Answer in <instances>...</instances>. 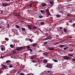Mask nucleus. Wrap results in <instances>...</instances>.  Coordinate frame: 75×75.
Here are the masks:
<instances>
[{
  "label": "nucleus",
  "mask_w": 75,
  "mask_h": 75,
  "mask_svg": "<svg viewBox=\"0 0 75 75\" xmlns=\"http://www.w3.org/2000/svg\"><path fill=\"white\" fill-rule=\"evenodd\" d=\"M52 65H54V64L48 63L47 64L46 67L48 68H52Z\"/></svg>",
  "instance_id": "1"
},
{
  "label": "nucleus",
  "mask_w": 75,
  "mask_h": 75,
  "mask_svg": "<svg viewBox=\"0 0 75 75\" xmlns=\"http://www.w3.org/2000/svg\"><path fill=\"white\" fill-rule=\"evenodd\" d=\"M62 57L64 59H65L66 60H69L71 59V58H70V57H68L67 55L62 56Z\"/></svg>",
  "instance_id": "2"
},
{
  "label": "nucleus",
  "mask_w": 75,
  "mask_h": 75,
  "mask_svg": "<svg viewBox=\"0 0 75 75\" xmlns=\"http://www.w3.org/2000/svg\"><path fill=\"white\" fill-rule=\"evenodd\" d=\"M52 38V36L50 35H49L48 36V37L44 39V40H51Z\"/></svg>",
  "instance_id": "3"
},
{
  "label": "nucleus",
  "mask_w": 75,
  "mask_h": 75,
  "mask_svg": "<svg viewBox=\"0 0 75 75\" xmlns=\"http://www.w3.org/2000/svg\"><path fill=\"white\" fill-rule=\"evenodd\" d=\"M41 5L42 7H43V9H44L45 8V6H47V4L45 3H42L41 4Z\"/></svg>",
  "instance_id": "4"
},
{
  "label": "nucleus",
  "mask_w": 75,
  "mask_h": 75,
  "mask_svg": "<svg viewBox=\"0 0 75 75\" xmlns=\"http://www.w3.org/2000/svg\"><path fill=\"white\" fill-rule=\"evenodd\" d=\"M45 12L46 13V14H47L48 16H50L51 15V14L50 13V11H49V10L48 9H46Z\"/></svg>",
  "instance_id": "5"
},
{
  "label": "nucleus",
  "mask_w": 75,
  "mask_h": 75,
  "mask_svg": "<svg viewBox=\"0 0 75 75\" xmlns=\"http://www.w3.org/2000/svg\"><path fill=\"white\" fill-rule=\"evenodd\" d=\"M2 67H3L4 68V69H8V66L7 65H5L4 64H3L2 66Z\"/></svg>",
  "instance_id": "6"
},
{
  "label": "nucleus",
  "mask_w": 75,
  "mask_h": 75,
  "mask_svg": "<svg viewBox=\"0 0 75 75\" xmlns=\"http://www.w3.org/2000/svg\"><path fill=\"white\" fill-rule=\"evenodd\" d=\"M2 5L3 6V7H6V6H9V4L8 3H2Z\"/></svg>",
  "instance_id": "7"
},
{
  "label": "nucleus",
  "mask_w": 75,
  "mask_h": 75,
  "mask_svg": "<svg viewBox=\"0 0 75 75\" xmlns=\"http://www.w3.org/2000/svg\"><path fill=\"white\" fill-rule=\"evenodd\" d=\"M16 48V50L17 51H21V50L22 49V48H23V47H17Z\"/></svg>",
  "instance_id": "8"
},
{
  "label": "nucleus",
  "mask_w": 75,
  "mask_h": 75,
  "mask_svg": "<svg viewBox=\"0 0 75 75\" xmlns=\"http://www.w3.org/2000/svg\"><path fill=\"white\" fill-rule=\"evenodd\" d=\"M32 45L33 46V47H35V48H36V47H38V45L37 43H33L32 44Z\"/></svg>",
  "instance_id": "9"
},
{
  "label": "nucleus",
  "mask_w": 75,
  "mask_h": 75,
  "mask_svg": "<svg viewBox=\"0 0 75 75\" xmlns=\"http://www.w3.org/2000/svg\"><path fill=\"white\" fill-rule=\"evenodd\" d=\"M28 27L30 30H34V29H32V26H31V25H28Z\"/></svg>",
  "instance_id": "10"
},
{
  "label": "nucleus",
  "mask_w": 75,
  "mask_h": 75,
  "mask_svg": "<svg viewBox=\"0 0 75 75\" xmlns=\"http://www.w3.org/2000/svg\"><path fill=\"white\" fill-rule=\"evenodd\" d=\"M43 54L45 56H47L49 54L47 52H46L45 53H43Z\"/></svg>",
  "instance_id": "11"
},
{
  "label": "nucleus",
  "mask_w": 75,
  "mask_h": 75,
  "mask_svg": "<svg viewBox=\"0 0 75 75\" xmlns=\"http://www.w3.org/2000/svg\"><path fill=\"white\" fill-rule=\"evenodd\" d=\"M43 62L45 64H47L48 62V60L46 59H44L43 60Z\"/></svg>",
  "instance_id": "12"
},
{
  "label": "nucleus",
  "mask_w": 75,
  "mask_h": 75,
  "mask_svg": "<svg viewBox=\"0 0 75 75\" xmlns=\"http://www.w3.org/2000/svg\"><path fill=\"white\" fill-rule=\"evenodd\" d=\"M33 29H34V30H37V27L35 26H33Z\"/></svg>",
  "instance_id": "13"
},
{
  "label": "nucleus",
  "mask_w": 75,
  "mask_h": 75,
  "mask_svg": "<svg viewBox=\"0 0 75 75\" xmlns=\"http://www.w3.org/2000/svg\"><path fill=\"white\" fill-rule=\"evenodd\" d=\"M64 46H65V45H59V47L60 48H62V47H64Z\"/></svg>",
  "instance_id": "14"
},
{
  "label": "nucleus",
  "mask_w": 75,
  "mask_h": 75,
  "mask_svg": "<svg viewBox=\"0 0 75 75\" xmlns=\"http://www.w3.org/2000/svg\"><path fill=\"white\" fill-rule=\"evenodd\" d=\"M54 1H50V3L51 5H52L53 4Z\"/></svg>",
  "instance_id": "15"
},
{
  "label": "nucleus",
  "mask_w": 75,
  "mask_h": 75,
  "mask_svg": "<svg viewBox=\"0 0 75 75\" xmlns=\"http://www.w3.org/2000/svg\"><path fill=\"white\" fill-rule=\"evenodd\" d=\"M40 24H41V25H44V22L41 21L40 22Z\"/></svg>",
  "instance_id": "16"
},
{
  "label": "nucleus",
  "mask_w": 75,
  "mask_h": 75,
  "mask_svg": "<svg viewBox=\"0 0 75 75\" xmlns=\"http://www.w3.org/2000/svg\"><path fill=\"white\" fill-rule=\"evenodd\" d=\"M40 11L41 13H42V14H43V13H45V11L44 10H40Z\"/></svg>",
  "instance_id": "17"
},
{
  "label": "nucleus",
  "mask_w": 75,
  "mask_h": 75,
  "mask_svg": "<svg viewBox=\"0 0 75 75\" xmlns=\"http://www.w3.org/2000/svg\"><path fill=\"white\" fill-rule=\"evenodd\" d=\"M64 31L65 33V34H67V29H64Z\"/></svg>",
  "instance_id": "18"
},
{
  "label": "nucleus",
  "mask_w": 75,
  "mask_h": 75,
  "mask_svg": "<svg viewBox=\"0 0 75 75\" xmlns=\"http://www.w3.org/2000/svg\"><path fill=\"white\" fill-rule=\"evenodd\" d=\"M29 41H30V42H33V40L30 38H29Z\"/></svg>",
  "instance_id": "19"
},
{
  "label": "nucleus",
  "mask_w": 75,
  "mask_h": 75,
  "mask_svg": "<svg viewBox=\"0 0 75 75\" xmlns=\"http://www.w3.org/2000/svg\"><path fill=\"white\" fill-rule=\"evenodd\" d=\"M21 28L22 31H25V28Z\"/></svg>",
  "instance_id": "20"
},
{
  "label": "nucleus",
  "mask_w": 75,
  "mask_h": 75,
  "mask_svg": "<svg viewBox=\"0 0 75 75\" xmlns=\"http://www.w3.org/2000/svg\"><path fill=\"white\" fill-rule=\"evenodd\" d=\"M16 28H20V26L18 25H16Z\"/></svg>",
  "instance_id": "21"
},
{
  "label": "nucleus",
  "mask_w": 75,
  "mask_h": 75,
  "mask_svg": "<svg viewBox=\"0 0 75 75\" xmlns=\"http://www.w3.org/2000/svg\"><path fill=\"white\" fill-rule=\"evenodd\" d=\"M56 16L57 18H59V17H60V15H57Z\"/></svg>",
  "instance_id": "22"
},
{
  "label": "nucleus",
  "mask_w": 75,
  "mask_h": 75,
  "mask_svg": "<svg viewBox=\"0 0 75 75\" xmlns=\"http://www.w3.org/2000/svg\"><path fill=\"white\" fill-rule=\"evenodd\" d=\"M10 47H11V48H13V47H14V46L13 45L11 44L10 45Z\"/></svg>",
  "instance_id": "23"
},
{
  "label": "nucleus",
  "mask_w": 75,
  "mask_h": 75,
  "mask_svg": "<svg viewBox=\"0 0 75 75\" xmlns=\"http://www.w3.org/2000/svg\"><path fill=\"white\" fill-rule=\"evenodd\" d=\"M53 61L55 62H58V61L57 60H55V59H53Z\"/></svg>",
  "instance_id": "24"
},
{
  "label": "nucleus",
  "mask_w": 75,
  "mask_h": 75,
  "mask_svg": "<svg viewBox=\"0 0 75 75\" xmlns=\"http://www.w3.org/2000/svg\"><path fill=\"white\" fill-rule=\"evenodd\" d=\"M39 18H42V17H43V16H39Z\"/></svg>",
  "instance_id": "25"
},
{
  "label": "nucleus",
  "mask_w": 75,
  "mask_h": 75,
  "mask_svg": "<svg viewBox=\"0 0 75 75\" xmlns=\"http://www.w3.org/2000/svg\"><path fill=\"white\" fill-rule=\"evenodd\" d=\"M47 42H45L44 43V45H46L47 44Z\"/></svg>",
  "instance_id": "26"
},
{
  "label": "nucleus",
  "mask_w": 75,
  "mask_h": 75,
  "mask_svg": "<svg viewBox=\"0 0 75 75\" xmlns=\"http://www.w3.org/2000/svg\"><path fill=\"white\" fill-rule=\"evenodd\" d=\"M68 56H69L70 57H73V55L72 54H68Z\"/></svg>",
  "instance_id": "27"
},
{
  "label": "nucleus",
  "mask_w": 75,
  "mask_h": 75,
  "mask_svg": "<svg viewBox=\"0 0 75 75\" xmlns=\"http://www.w3.org/2000/svg\"><path fill=\"white\" fill-rule=\"evenodd\" d=\"M26 48H27V50H28V49L30 48V46H26Z\"/></svg>",
  "instance_id": "28"
},
{
  "label": "nucleus",
  "mask_w": 75,
  "mask_h": 75,
  "mask_svg": "<svg viewBox=\"0 0 75 75\" xmlns=\"http://www.w3.org/2000/svg\"><path fill=\"white\" fill-rule=\"evenodd\" d=\"M15 16H19V15L18 13H15Z\"/></svg>",
  "instance_id": "29"
},
{
  "label": "nucleus",
  "mask_w": 75,
  "mask_h": 75,
  "mask_svg": "<svg viewBox=\"0 0 75 75\" xmlns=\"http://www.w3.org/2000/svg\"><path fill=\"white\" fill-rule=\"evenodd\" d=\"M5 39L6 40V41H8L9 39H8V38H5Z\"/></svg>",
  "instance_id": "30"
},
{
  "label": "nucleus",
  "mask_w": 75,
  "mask_h": 75,
  "mask_svg": "<svg viewBox=\"0 0 75 75\" xmlns=\"http://www.w3.org/2000/svg\"><path fill=\"white\" fill-rule=\"evenodd\" d=\"M9 67L10 68H13V65H10L9 66Z\"/></svg>",
  "instance_id": "31"
},
{
  "label": "nucleus",
  "mask_w": 75,
  "mask_h": 75,
  "mask_svg": "<svg viewBox=\"0 0 75 75\" xmlns=\"http://www.w3.org/2000/svg\"><path fill=\"white\" fill-rule=\"evenodd\" d=\"M67 48H68V47H64V50H66L67 49Z\"/></svg>",
  "instance_id": "32"
},
{
  "label": "nucleus",
  "mask_w": 75,
  "mask_h": 75,
  "mask_svg": "<svg viewBox=\"0 0 75 75\" xmlns=\"http://www.w3.org/2000/svg\"><path fill=\"white\" fill-rule=\"evenodd\" d=\"M45 35L46 36V37H48V34L47 33H46L45 34Z\"/></svg>",
  "instance_id": "33"
},
{
  "label": "nucleus",
  "mask_w": 75,
  "mask_h": 75,
  "mask_svg": "<svg viewBox=\"0 0 75 75\" xmlns=\"http://www.w3.org/2000/svg\"><path fill=\"white\" fill-rule=\"evenodd\" d=\"M10 62V60H7L6 61L7 63H8Z\"/></svg>",
  "instance_id": "34"
},
{
  "label": "nucleus",
  "mask_w": 75,
  "mask_h": 75,
  "mask_svg": "<svg viewBox=\"0 0 75 75\" xmlns=\"http://www.w3.org/2000/svg\"><path fill=\"white\" fill-rule=\"evenodd\" d=\"M1 50H2V51H4V48L3 47H1Z\"/></svg>",
  "instance_id": "35"
},
{
  "label": "nucleus",
  "mask_w": 75,
  "mask_h": 75,
  "mask_svg": "<svg viewBox=\"0 0 75 75\" xmlns=\"http://www.w3.org/2000/svg\"><path fill=\"white\" fill-rule=\"evenodd\" d=\"M34 57H30L31 59H34Z\"/></svg>",
  "instance_id": "36"
},
{
  "label": "nucleus",
  "mask_w": 75,
  "mask_h": 75,
  "mask_svg": "<svg viewBox=\"0 0 75 75\" xmlns=\"http://www.w3.org/2000/svg\"><path fill=\"white\" fill-rule=\"evenodd\" d=\"M12 53H16V51H12Z\"/></svg>",
  "instance_id": "37"
},
{
  "label": "nucleus",
  "mask_w": 75,
  "mask_h": 75,
  "mask_svg": "<svg viewBox=\"0 0 75 75\" xmlns=\"http://www.w3.org/2000/svg\"><path fill=\"white\" fill-rule=\"evenodd\" d=\"M20 75H24V73H22L20 74Z\"/></svg>",
  "instance_id": "38"
},
{
  "label": "nucleus",
  "mask_w": 75,
  "mask_h": 75,
  "mask_svg": "<svg viewBox=\"0 0 75 75\" xmlns=\"http://www.w3.org/2000/svg\"><path fill=\"white\" fill-rule=\"evenodd\" d=\"M7 27L8 28H9V27H10V25L9 24H8L7 25Z\"/></svg>",
  "instance_id": "39"
},
{
  "label": "nucleus",
  "mask_w": 75,
  "mask_h": 75,
  "mask_svg": "<svg viewBox=\"0 0 75 75\" xmlns=\"http://www.w3.org/2000/svg\"><path fill=\"white\" fill-rule=\"evenodd\" d=\"M32 6V4H30V7H31V6Z\"/></svg>",
  "instance_id": "40"
},
{
  "label": "nucleus",
  "mask_w": 75,
  "mask_h": 75,
  "mask_svg": "<svg viewBox=\"0 0 75 75\" xmlns=\"http://www.w3.org/2000/svg\"><path fill=\"white\" fill-rule=\"evenodd\" d=\"M54 48H50V50H54Z\"/></svg>",
  "instance_id": "41"
},
{
  "label": "nucleus",
  "mask_w": 75,
  "mask_h": 75,
  "mask_svg": "<svg viewBox=\"0 0 75 75\" xmlns=\"http://www.w3.org/2000/svg\"><path fill=\"white\" fill-rule=\"evenodd\" d=\"M69 22L70 23H72V21L70 20L69 21Z\"/></svg>",
  "instance_id": "42"
},
{
  "label": "nucleus",
  "mask_w": 75,
  "mask_h": 75,
  "mask_svg": "<svg viewBox=\"0 0 75 75\" xmlns=\"http://www.w3.org/2000/svg\"><path fill=\"white\" fill-rule=\"evenodd\" d=\"M72 61H75V58L73 59H72Z\"/></svg>",
  "instance_id": "43"
},
{
  "label": "nucleus",
  "mask_w": 75,
  "mask_h": 75,
  "mask_svg": "<svg viewBox=\"0 0 75 75\" xmlns=\"http://www.w3.org/2000/svg\"><path fill=\"white\" fill-rule=\"evenodd\" d=\"M34 3H35L34 2H33L31 3V4H34Z\"/></svg>",
  "instance_id": "44"
},
{
  "label": "nucleus",
  "mask_w": 75,
  "mask_h": 75,
  "mask_svg": "<svg viewBox=\"0 0 75 75\" xmlns=\"http://www.w3.org/2000/svg\"><path fill=\"white\" fill-rule=\"evenodd\" d=\"M69 38H72V37L71 36H69L68 37Z\"/></svg>",
  "instance_id": "45"
},
{
  "label": "nucleus",
  "mask_w": 75,
  "mask_h": 75,
  "mask_svg": "<svg viewBox=\"0 0 75 75\" xmlns=\"http://www.w3.org/2000/svg\"><path fill=\"white\" fill-rule=\"evenodd\" d=\"M30 51V52H32V51H33V50H32V49H31Z\"/></svg>",
  "instance_id": "46"
},
{
  "label": "nucleus",
  "mask_w": 75,
  "mask_h": 75,
  "mask_svg": "<svg viewBox=\"0 0 75 75\" xmlns=\"http://www.w3.org/2000/svg\"><path fill=\"white\" fill-rule=\"evenodd\" d=\"M32 62H33V63H34L35 62V60H33V61H32Z\"/></svg>",
  "instance_id": "47"
},
{
  "label": "nucleus",
  "mask_w": 75,
  "mask_h": 75,
  "mask_svg": "<svg viewBox=\"0 0 75 75\" xmlns=\"http://www.w3.org/2000/svg\"><path fill=\"white\" fill-rule=\"evenodd\" d=\"M73 26H74V27H75V23H74L73 24Z\"/></svg>",
  "instance_id": "48"
},
{
  "label": "nucleus",
  "mask_w": 75,
  "mask_h": 75,
  "mask_svg": "<svg viewBox=\"0 0 75 75\" xmlns=\"http://www.w3.org/2000/svg\"><path fill=\"white\" fill-rule=\"evenodd\" d=\"M2 13H3V11H1V14H2Z\"/></svg>",
  "instance_id": "49"
},
{
  "label": "nucleus",
  "mask_w": 75,
  "mask_h": 75,
  "mask_svg": "<svg viewBox=\"0 0 75 75\" xmlns=\"http://www.w3.org/2000/svg\"><path fill=\"white\" fill-rule=\"evenodd\" d=\"M62 28H63L62 27H61L59 28V29H62Z\"/></svg>",
  "instance_id": "50"
},
{
  "label": "nucleus",
  "mask_w": 75,
  "mask_h": 75,
  "mask_svg": "<svg viewBox=\"0 0 75 75\" xmlns=\"http://www.w3.org/2000/svg\"><path fill=\"white\" fill-rule=\"evenodd\" d=\"M55 44H56L57 45V44H58V42H56L55 43Z\"/></svg>",
  "instance_id": "51"
},
{
  "label": "nucleus",
  "mask_w": 75,
  "mask_h": 75,
  "mask_svg": "<svg viewBox=\"0 0 75 75\" xmlns=\"http://www.w3.org/2000/svg\"><path fill=\"white\" fill-rule=\"evenodd\" d=\"M31 49H27L28 50V51H30V50H31Z\"/></svg>",
  "instance_id": "52"
},
{
  "label": "nucleus",
  "mask_w": 75,
  "mask_h": 75,
  "mask_svg": "<svg viewBox=\"0 0 75 75\" xmlns=\"http://www.w3.org/2000/svg\"><path fill=\"white\" fill-rule=\"evenodd\" d=\"M59 12L60 13H63V12L62 11H59Z\"/></svg>",
  "instance_id": "53"
},
{
  "label": "nucleus",
  "mask_w": 75,
  "mask_h": 75,
  "mask_svg": "<svg viewBox=\"0 0 75 75\" xmlns=\"http://www.w3.org/2000/svg\"><path fill=\"white\" fill-rule=\"evenodd\" d=\"M1 58H2V59H3V56H1Z\"/></svg>",
  "instance_id": "54"
},
{
  "label": "nucleus",
  "mask_w": 75,
  "mask_h": 75,
  "mask_svg": "<svg viewBox=\"0 0 75 75\" xmlns=\"http://www.w3.org/2000/svg\"><path fill=\"white\" fill-rule=\"evenodd\" d=\"M48 73H49L51 72L50 71H47Z\"/></svg>",
  "instance_id": "55"
},
{
  "label": "nucleus",
  "mask_w": 75,
  "mask_h": 75,
  "mask_svg": "<svg viewBox=\"0 0 75 75\" xmlns=\"http://www.w3.org/2000/svg\"><path fill=\"white\" fill-rule=\"evenodd\" d=\"M41 51H42V50H40L39 51V52H40Z\"/></svg>",
  "instance_id": "56"
},
{
  "label": "nucleus",
  "mask_w": 75,
  "mask_h": 75,
  "mask_svg": "<svg viewBox=\"0 0 75 75\" xmlns=\"http://www.w3.org/2000/svg\"><path fill=\"white\" fill-rule=\"evenodd\" d=\"M71 0H67V1H71Z\"/></svg>",
  "instance_id": "57"
},
{
  "label": "nucleus",
  "mask_w": 75,
  "mask_h": 75,
  "mask_svg": "<svg viewBox=\"0 0 75 75\" xmlns=\"http://www.w3.org/2000/svg\"><path fill=\"white\" fill-rule=\"evenodd\" d=\"M15 69H13V71H15Z\"/></svg>",
  "instance_id": "58"
},
{
  "label": "nucleus",
  "mask_w": 75,
  "mask_h": 75,
  "mask_svg": "<svg viewBox=\"0 0 75 75\" xmlns=\"http://www.w3.org/2000/svg\"><path fill=\"white\" fill-rule=\"evenodd\" d=\"M70 16V14H69L68 15V16Z\"/></svg>",
  "instance_id": "59"
},
{
  "label": "nucleus",
  "mask_w": 75,
  "mask_h": 75,
  "mask_svg": "<svg viewBox=\"0 0 75 75\" xmlns=\"http://www.w3.org/2000/svg\"><path fill=\"white\" fill-rule=\"evenodd\" d=\"M7 1H10V0H7Z\"/></svg>",
  "instance_id": "60"
},
{
  "label": "nucleus",
  "mask_w": 75,
  "mask_h": 75,
  "mask_svg": "<svg viewBox=\"0 0 75 75\" xmlns=\"http://www.w3.org/2000/svg\"><path fill=\"white\" fill-rule=\"evenodd\" d=\"M1 28V26H0V28Z\"/></svg>",
  "instance_id": "61"
},
{
  "label": "nucleus",
  "mask_w": 75,
  "mask_h": 75,
  "mask_svg": "<svg viewBox=\"0 0 75 75\" xmlns=\"http://www.w3.org/2000/svg\"><path fill=\"white\" fill-rule=\"evenodd\" d=\"M21 22H22V23H23V21H21Z\"/></svg>",
  "instance_id": "62"
},
{
  "label": "nucleus",
  "mask_w": 75,
  "mask_h": 75,
  "mask_svg": "<svg viewBox=\"0 0 75 75\" xmlns=\"http://www.w3.org/2000/svg\"><path fill=\"white\" fill-rule=\"evenodd\" d=\"M62 8L64 10V8Z\"/></svg>",
  "instance_id": "63"
},
{
  "label": "nucleus",
  "mask_w": 75,
  "mask_h": 75,
  "mask_svg": "<svg viewBox=\"0 0 75 75\" xmlns=\"http://www.w3.org/2000/svg\"><path fill=\"white\" fill-rule=\"evenodd\" d=\"M3 71H1V73H3Z\"/></svg>",
  "instance_id": "64"
}]
</instances>
